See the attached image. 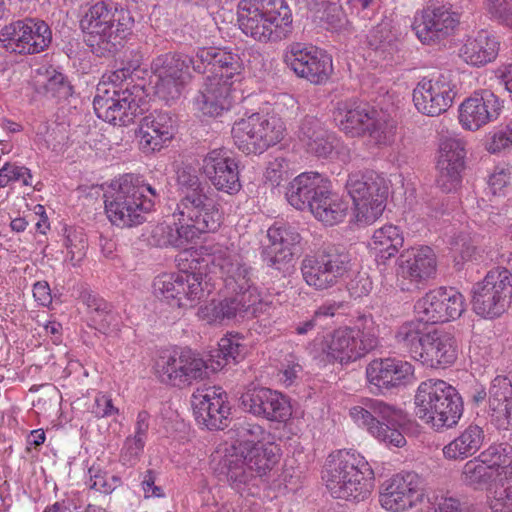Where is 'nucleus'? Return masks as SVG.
Masks as SVG:
<instances>
[{"label": "nucleus", "mask_w": 512, "mask_h": 512, "mask_svg": "<svg viewBox=\"0 0 512 512\" xmlns=\"http://www.w3.org/2000/svg\"><path fill=\"white\" fill-rule=\"evenodd\" d=\"M403 244V232L398 226L390 224L374 231L371 247L375 250L378 261L385 263L398 253Z\"/></svg>", "instance_id": "obj_41"}, {"label": "nucleus", "mask_w": 512, "mask_h": 512, "mask_svg": "<svg viewBox=\"0 0 512 512\" xmlns=\"http://www.w3.org/2000/svg\"><path fill=\"white\" fill-rule=\"evenodd\" d=\"M269 244L261 256L266 265L282 273H289L293 267L294 247L300 243L301 235L290 225L272 226L267 231Z\"/></svg>", "instance_id": "obj_25"}, {"label": "nucleus", "mask_w": 512, "mask_h": 512, "mask_svg": "<svg viewBox=\"0 0 512 512\" xmlns=\"http://www.w3.org/2000/svg\"><path fill=\"white\" fill-rule=\"evenodd\" d=\"M239 402L245 412L272 422H285L292 414L287 397L266 387L248 389Z\"/></svg>", "instance_id": "obj_23"}, {"label": "nucleus", "mask_w": 512, "mask_h": 512, "mask_svg": "<svg viewBox=\"0 0 512 512\" xmlns=\"http://www.w3.org/2000/svg\"><path fill=\"white\" fill-rule=\"evenodd\" d=\"M277 462V455L254 450L230 449L220 461V474L226 477L229 485L240 494L254 495L262 477Z\"/></svg>", "instance_id": "obj_7"}, {"label": "nucleus", "mask_w": 512, "mask_h": 512, "mask_svg": "<svg viewBox=\"0 0 512 512\" xmlns=\"http://www.w3.org/2000/svg\"><path fill=\"white\" fill-rule=\"evenodd\" d=\"M510 146H512V121L493 134L488 143V151L498 153Z\"/></svg>", "instance_id": "obj_64"}, {"label": "nucleus", "mask_w": 512, "mask_h": 512, "mask_svg": "<svg viewBox=\"0 0 512 512\" xmlns=\"http://www.w3.org/2000/svg\"><path fill=\"white\" fill-rule=\"evenodd\" d=\"M424 322L410 321L402 324L396 331L395 339L398 346L410 354L411 358L416 361L420 360L422 349L424 346V338L426 331Z\"/></svg>", "instance_id": "obj_43"}, {"label": "nucleus", "mask_w": 512, "mask_h": 512, "mask_svg": "<svg viewBox=\"0 0 512 512\" xmlns=\"http://www.w3.org/2000/svg\"><path fill=\"white\" fill-rule=\"evenodd\" d=\"M312 5L317 17L331 28L337 29L343 26L345 15L339 0H313Z\"/></svg>", "instance_id": "obj_54"}, {"label": "nucleus", "mask_w": 512, "mask_h": 512, "mask_svg": "<svg viewBox=\"0 0 512 512\" xmlns=\"http://www.w3.org/2000/svg\"><path fill=\"white\" fill-rule=\"evenodd\" d=\"M233 294L199 307L198 317L209 324L222 323L226 320L257 317L269 308V304L262 300L260 294Z\"/></svg>", "instance_id": "obj_16"}, {"label": "nucleus", "mask_w": 512, "mask_h": 512, "mask_svg": "<svg viewBox=\"0 0 512 512\" xmlns=\"http://www.w3.org/2000/svg\"><path fill=\"white\" fill-rule=\"evenodd\" d=\"M230 89V83H222L217 77H207L194 99L195 109L203 116H221L231 106Z\"/></svg>", "instance_id": "obj_35"}, {"label": "nucleus", "mask_w": 512, "mask_h": 512, "mask_svg": "<svg viewBox=\"0 0 512 512\" xmlns=\"http://www.w3.org/2000/svg\"><path fill=\"white\" fill-rule=\"evenodd\" d=\"M41 71L42 69L38 70L40 74H42ZM43 75L46 77V81L44 83L45 91L51 94V96L59 99H67L72 95V86L67 77L57 71L54 67L49 66L45 68Z\"/></svg>", "instance_id": "obj_55"}, {"label": "nucleus", "mask_w": 512, "mask_h": 512, "mask_svg": "<svg viewBox=\"0 0 512 512\" xmlns=\"http://www.w3.org/2000/svg\"><path fill=\"white\" fill-rule=\"evenodd\" d=\"M375 110L354 100L337 103L334 120L339 129L350 137L365 136Z\"/></svg>", "instance_id": "obj_37"}, {"label": "nucleus", "mask_w": 512, "mask_h": 512, "mask_svg": "<svg viewBox=\"0 0 512 512\" xmlns=\"http://www.w3.org/2000/svg\"><path fill=\"white\" fill-rule=\"evenodd\" d=\"M239 28L254 40L267 43L287 38L292 32V12L285 0H241Z\"/></svg>", "instance_id": "obj_3"}, {"label": "nucleus", "mask_w": 512, "mask_h": 512, "mask_svg": "<svg viewBox=\"0 0 512 512\" xmlns=\"http://www.w3.org/2000/svg\"><path fill=\"white\" fill-rule=\"evenodd\" d=\"M477 458L495 471L500 485L504 470L512 466V447L507 444L491 445L482 451Z\"/></svg>", "instance_id": "obj_49"}, {"label": "nucleus", "mask_w": 512, "mask_h": 512, "mask_svg": "<svg viewBox=\"0 0 512 512\" xmlns=\"http://www.w3.org/2000/svg\"><path fill=\"white\" fill-rule=\"evenodd\" d=\"M326 487L334 498L364 501L374 487V472L366 459L355 451L339 450L330 455Z\"/></svg>", "instance_id": "obj_4"}, {"label": "nucleus", "mask_w": 512, "mask_h": 512, "mask_svg": "<svg viewBox=\"0 0 512 512\" xmlns=\"http://www.w3.org/2000/svg\"><path fill=\"white\" fill-rule=\"evenodd\" d=\"M436 272V255L428 246L409 248L397 259V275L416 287L434 278Z\"/></svg>", "instance_id": "obj_29"}, {"label": "nucleus", "mask_w": 512, "mask_h": 512, "mask_svg": "<svg viewBox=\"0 0 512 512\" xmlns=\"http://www.w3.org/2000/svg\"><path fill=\"white\" fill-rule=\"evenodd\" d=\"M414 309L419 320L424 323H445L462 315L465 299L453 287H439L417 300Z\"/></svg>", "instance_id": "obj_17"}, {"label": "nucleus", "mask_w": 512, "mask_h": 512, "mask_svg": "<svg viewBox=\"0 0 512 512\" xmlns=\"http://www.w3.org/2000/svg\"><path fill=\"white\" fill-rule=\"evenodd\" d=\"M351 269V257L340 244L325 243L301 263L304 281L316 290L335 286Z\"/></svg>", "instance_id": "obj_9"}, {"label": "nucleus", "mask_w": 512, "mask_h": 512, "mask_svg": "<svg viewBox=\"0 0 512 512\" xmlns=\"http://www.w3.org/2000/svg\"><path fill=\"white\" fill-rule=\"evenodd\" d=\"M455 95L451 74L446 72L418 82L413 90V102L420 113L438 116L451 107Z\"/></svg>", "instance_id": "obj_20"}, {"label": "nucleus", "mask_w": 512, "mask_h": 512, "mask_svg": "<svg viewBox=\"0 0 512 512\" xmlns=\"http://www.w3.org/2000/svg\"><path fill=\"white\" fill-rule=\"evenodd\" d=\"M137 178L125 175L117 189L105 195V211L112 224L119 227H134L146 220V214L153 208V200L142 195Z\"/></svg>", "instance_id": "obj_10"}, {"label": "nucleus", "mask_w": 512, "mask_h": 512, "mask_svg": "<svg viewBox=\"0 0 512 512\" xmlns=\"http://www.w3.org/2000/svg\"><path fill=\"white\" fill-rule=\"evenodd\" d=\"M416 415L436 431L456 426L463 415V400L455 387L444 380L428 379L415 394Z\"/></svg>", "instance_id": "obj_5"}, {"label": "nucleus", "mask_w": 512, "mask_h": 512, "mask_svg": "<svg viewBox=\"0 0 512 512\" xmlns=\"http://www.w3.org/2000/svg\"><path fill=\"white\" fill-rule=\"evenodd\" d=\"M131 12L104 1L91 5L80 20L85 42L98 57H111L120 51L132 33Z\"/></svg>", "instance_id": "obj_2"}, {"label": "nucleus", "mask_w": 512, "mask_h": 512, "mask_svg": "<svg viewBox=\"0 0 512 512\" xmlns=\"http://www.w3.org/2000/svg\"><path fill=\"white\" fill-rule=\"evenodd\" d=\"M207 365L189 348L163 350L155 361L157 378L164 384L183 388L203 379Z\"/></svg>", "instance_id": "obj_13"}, {"label": "nucleus", "mask_w": 512, "mask_h": 512, "mask_svg": "<svg viewBox=\"0 0 512 512\" xmlns=\"http://www.w3.org/2000/svg\"><path fill=\"white\" fill-rule=\"evenodd\" d=\"M396 126L393 121L378 117L375 111L372 116L366 135L375 145L384 146L390 144L395 136Z\"/></svg>", "instance_id": "obj_53"}, {"label": "nucleus", "mask_w": 512, "mask_h": 512, "mask_svg": "<svg viewBox=\"0 0 512 512\" xmlns=\"http://www.w3.org/2000/svg\"><path fill=\"white\" fill-rule=\"evenodd\" d=\"M284 62L297 76L313 84L325 83L333 71L332 59L328 54L315 46L299 42L289 45Z\"/></svg>", "instance_id": "obj_18"}, {"label": "nucleus", "mask_w": 512, "mask_h": 512, "mask_svg": "<svg viewBox=\"0 0 512 512\" xmlns=\"http://www.w3.org/2000/svg\"><path fill=\"white\" fill-rule=\"evenodd\" d=\"M502 103L490 90L475 92L459 107V122L464 129L475 131L495 121L501 112Z\"/></svg>", "instance_id": "obj_28"}, {"label": "nucleus", "mask_w": 512, "mask_h": 512, "mask_svg": "<svg viewBox=\"0 0 512 512\" xmlns=\"http://www.w3.org/2000/svg\"><path fill=\"white\" fill-rule=\"evenodd\" d=\"M413 366L395 358L375 359L366 368L367 380L379 390H390L404 385L413 375Z\"/></svg>", "instance_id": "obj_33"}, {"label": "nucleus", "mask_w": 512, "mask_h": 512, "mask_svg": "<svg viewBox=\"0 0 512 512\" xmlns=\"http://www.w3.org/2000/svg\"><path fill=\"white\" fill-rule=\"evenodd\" d=\"M189 80L155 78V96L166 104L171 105L180 99L185 85Z\"/></svg>", "instance_id": "obj_56"}, {"label": "nucleus", "mask_w": 512, "mask_h": 512, "mask_svg": "<svg viewBox=\"0 0 512 512\" xmlns=\"http://www.w3.org/2000/svg\"><path fill=\"white\" fill-rule=\"evenodd\" d=\"M499 42L486 30H481L474 38H469L461 49L463 59L474 66L492 62L498 55Z\"/></svg>", "instance_id": "obj_38"}, {"label": "nucleus", "mask_w": 512, "mask_h": 512, "mask_svg": "<svg viewBox=\"0 0 512 512\" xmlns=\"http://www.w3.org/2000/svg\"><path fill=\"white\" fill-rule=\"evenodd\" d=\"M337 139L327 130L324 135L316 137L313 141H309L306 145L307 150L317 157L328 158L332 155L336 147Z\"/></svg>", "instance_id": "obj_63"}, {"label": "nucleus", "mask_w": 512, "mask_h": 512, "mask_svg": "<svg viewBox=\"0 0 512 512\" xmlns=\"http://www.w3.org/2000/svg\"><path fill=\"white\" fill-rule=\"evenodd\" d=\"M329 186L330 182L324 175L304 172L289 183L285 196L294 208L311 211L318 199L329 192Z\"/></svg>", "instance_id": "obj_30"}, {"label": "nucleus", "mask_w": 512, "mask_h": 512, "mask_svg": "<svg viewBox=\"0 0 512 512\" xmlns=\"http://www.w3.org/2000/svg\"><path fill=\"white\" fill-rule=\"evenodd\" d=\"M237 445H233L231 449L241 450L246 448L247 450H254L258 448L263 453H269L270 455H277V447L273 445H266L262 441L264 440L265 431L258 424H252L248 422H241L236 427Z\"/></svg>", "instance_id": "obj_44"}, {"label": "nucleus", "mask_w": 512, "mask_h": 512, "mask_svg": "<svg viewBox=\"0 0 512 512\" xmlns=\"http://www.w3.org/2000/svg\"><path fill=\"white\" fill-rule=\"evenodd\" d=\"M355 338L368 352L374 350L379 344V326L371 314H359L352 326H347Z\"/></svg>", "instance_id": "obj_50"}, {"label": "nucleus", "mask_w": 512, "mask_h": 512, "mask_svg": "<svg viewBox=\"0 0 512 512\" xmlns=\"http://www.w3.org/2000/svg\"><path fill=\"white\" fill-rule=\"evenodd\" d=\"M484 437V431L480 426L469 425L443 447V455L448 460L467 459L481 448Z\"/></svg>", "instance_id": "obj_39"}, {"label": "nucleus", "mask_w": 512, "mask_h": 512, "mask_svg": "<svg viewBox=\"0 0 512 512\" xmlns=\"http://www.w3.org/2000/svg\"><path fill=\"white\" fill-rule=\"evenodd\" d=\"M419 362L431 368H445L457 359L458 346L455 337L442 329L426 331Z\"/></svg>", "instance_id": "obj_32"}, {"label": "nucleus", "mask_w": 512, "mask_h": 512, "mask_svg": "<svg viewBox=\"0 0 512 512\" xmlns=\"http://www.w3.org/2000/svg\"><path fill=\"white\" fill-rule=\"evenodd\" d=\"M27 29V18L4 26L0 30L1 47L10 53L27 54L29 52Z\"/></svg>", "instance_id": "obj_47"}, {"label": "nucleus", "mask_w": 512, "mask_h": 512, "mask_svg": "<svg viewBox=\"0 0 512 512\" xmlns=\"http://www.w3.org/2000/svg\"><path fill=\"white\" fill-rule=\"evenodd\" d=\"M239 340L240 339L234 335L225 336L220 339L218 343L219 356H222L226 364L231 362L237 363L244 358L246 349Z\"/></svg>", "instance_id": "obj_59"}, {"label": "nucleus", "mask_w": 512, "mask_h": 512, "mask_svg": "<svg viewBox=\"0 0 512 512\" xmlns=\"http://www.w3.org/2000/svg\"><path fill=\"white\" fill-rule=\"evenodd\" d=\"M347 210V204L339 199L338 196L333 195L329 189L328 193L318 199L310 212L324 224L334 225L344 219Z\"/></svg>", "instance_id": "obj_46"}, {"label": "nucleus", "mask_w": 512, "mask_h": 512, "mask_svg": "<svg viewBox=\"0 0 512 512\" xmlns=\"http://www.w3.org/2000/svg\"><path fill=\"white\" fill-rule=\"evenodd\" d=\"M368 44L381 58H391L399 50V33L390 21H382L370 31Z\"/></svg>", "instance_id": "obj_42"}, {"label": "nucleus", "mask_w": 512, "mask_h": 512, "mask_svg": "<svg viewBox=\"0 0 512 512\" xmlns=\"http://www.w3.org/2000/svg\"><path fill=\"white\" fill-rule=\"evenodd\" d=\"M154 290L170 305L178 308L195 307L206 297L202 273L180 271L156 278Z\"/></svg>", "instance_id": "obj_15"}, {"label": "nucleus", "mask_w": 512, "mask_h": 512, "mask_svg": "<svg viewBox=\"0 0 512 512\" xmlns=\"http://www.w3.org/2000/svg\"><path fill=\"white\" fill-rule=\"evenodd\" d=\"M217 47L198 48L195 55L188 56V66L199 74H213Z\"/></svg>", "instance_id": "obj_58"}, {"label": "nucleus", "mask_w": 512, "mask_h": 512, "mask_svg": "<svg viewBox=\"0 0 512 512\" xmlns=\"http://www.w3.org/2000/svg\"><path fill=\"white\" fill-rule=\"evenodd\" d=\"M212 263L219 268L227 292L260 294L252 280V268L239 252L219 249Z\"/></svg>", "instance_id": "obj_24"}, {"label": "nucleus", "mask_w": 512, "mask_h": 512, "mask_svg": "<svg viewBox=\"0 0 512 512\" xmlns=\"http://www.w3.org/2000/svg\"><path fill=\"white\" fill-rule=\"evenodd\" d=\"M147 93L144 86L126 84L125 89H110L99 83L93 100L98 118L113 125L128 126L142 113Z\"/></svg>", "instance_id": "obj_8"}, {"label": "nucleus", "mask_w": 512, "mask_h": 512, "mask_svg": "<svg viewBox=\"0 0 512 512\" xmlns=\"http://www.w3.org/2000/svg\"><path fill=\"white\" fill-rule=\"evenodd\" d=\"M145 443L143 440L128 436L120 453V461L123 465L134 466L143 453Z\"/></svg>", "instance_id": "obj_62"}, {"label": "nucleus", "mask_w": 512, "mask_h": 512, "mask_svg": "<svg viewBox=\"0 0 512 512\" xmlns=\"http://www.w3.org/2000/svg\"><path fill=\"white\" fill-rule=\"evenodd\" d=\"M177 185L181 198L173 213L175 227L160 224L152 231L153 243L159 247L184 248L201 234L215 232L221 225V212L206 193L195 168H179Z\"/></svg>", "instance_id": "obj_1"}, {"label": "nucleus", "mask_w": 512, "mask_h": 512, "mask_svg": "<svg viewBox=\"0 0 512 512\" xmlns=\"http://www.w3.org/2000/svg\"><path fill=\"white\" fill-rule=\"evenodd\" d=\"M350 416L386 446L400 448L406 444L403 431L409 421L403 410L382 400L366 399L350 409Z\"/></svg>", "instance_id": "obj_6"}, {"label": "nucleus", "mask_w": 512, "mask_h": 512, "mask_svg": "<svg viewBox=\"0 0 512 512\" xmlns=\"http://www.w3.org/2000/svg\"><path fill=\"white\" fill-rule=\"evenodd\" d=\"M486 8L492 18L512 29V0H486Z\"/></svg>", "instance_id": "obj_61"}, {"label": "nucleus", "mask_w": 512, "mask_h": 512, "mask_svg": "<svg viewBox=\"0 0 512 512\" xmlns=\"http://www.w3.org/2000/svg\"><path fill=\"white\" fill-rule=\"evenodd\" d=\"M472 305L476 314L485 318L502 315L512 299V273L503 267L490 270L484 279L474 284Z\"/></svg>", "instance_id": "obj_14"}, {"label": "nucleus", "mask_w": 512, "mask_h": 512, "mask_svg": "<svg viewBox=\"0 0 512 512\" xmlns=\"http://www.w3.org/2000/svg\"><path fill=\"white\" fill-rule=\"evenodd\" d=\"M192 407L198 424L209 430L228 426L230 405L227 393L217 386L198 388L192 395Z\"/></svg>", "instance_id": "obj_22"}, {"label": "nucleus", "mask_w": 512, "mask_h": 512, "mask_svg": "<svg viewBox=\"0 0 512 512\" xmlns=\"http://www.w3.org/2000/svg\"><path fill=\"white\" fill-rule=\"evenodd\" d=\"M285 125L275 114L253 113L232 127L235 144L246 154H261L284 138Z\"/></svg>", "instance_id": "obj_12"}, {"label": "nucleus", "mask_w": 512, "mask_h": 512, "mask_svg": "<svg viewBox=\"0 0 512 512\" xmlns=\"http://www.w3.org/2000/svg\"><path fill=\"white\" fill-rule=\"evenodd\" d=\"M488 413L499 430H512V382L506 376L495 377L488 390Z\"/></svg>", "instance_id": "obj_34"}, {"label": "nucleus", "mask_w": 512, "mask_h": 512, "mask_svg": "<svg viewBox=\"0 0 512 512\" xmlns=\"http://www.w3.org/2000/svg\"><path fill=\"white\" fill-rule=\"evenodd\" d=\"M323 352L330 362H338L341 365L355 362L369 353L347 326L333 331L326 341Z\"/></svg>", "instance_id": "obj_36"}, {"label": "nucleus", "mask_w": 512, "mask_h": 512, "mask_svg": "<svg viewBox=\"0 0 512 512\" xmlns=\"http://www.w3.org/2000/svg\"><path fill=\"white\" fill-rule=\"evenodd\" d=\"M425 498L423 479L415 472L398 473L382 485L380 503L392 512L405 511Z\"/></svg>", "instance_id": "obj_19"}, {"label": "nucleus", "mask_w": 512, "mask_h": 512, "mask_svg": "<svg viewBox=\"0 0 512 512\" xmlns=\"http://www.w3.org/2000/svg\"><path fill=\"white\" fill-rule=\"evenodd\" d=\"M150 69L155 78L190 79L188 56L184 54H161L152 60Z\"/></svg>", "instance_id": "obj_40"}, {"label": "nucleus", "mask_w": 512, "mask_h": 512, "mask_svg": "<svg viewBox=\"0 0 512 512\" xmlns=\"http://www.w3.org/2000/svg\"><path fill=\"white\" fill-rule=\"evenodd\" d=\"M457 24L455 14L444 6L427 7L415 15L412 29L421 43L432 45L451 36Z\"/></svg>", "instance_id": "obj_26"}, {"label": "nucleus", "mask_w": 512, "mask_h": 512, "mask_svg": "<svg viewBox=\"0 0 512 512\" xmlns=\"http://www.w3.org/2000/svg\"><path fill=\"white\" fill-rule=\"evenodd\" d=\"M242 70L243 62L238 53L217 47L213 74L209 77H217L220 82L230 83L231 86L239 80Z\"/></svg>", "instance_id": "obj_45"}, {"label": "nucleus", "mask_w": 512, "mask_h": 512, "mask_svg": "<svg viewBox=\"0 0 512 512\" xmlns=\"http://www.w3.org/2000/svg\"><path fill=\"white\" fill-rule=\"evenodd\" d=\"M27 42L29 52L37 54L44 51L52 41V32L49 26L42 20L27 18Z\"/></svg>", "instance_id": "obj_52"}, {"label": "nucleus", "mask_w": 512, "mask_h": 512, "mask_svg": "<svg viewBox=\"0 0 512 512\" xmlns=\"http://www.w3.org/2000/svg\"><path fill=\"white\" fill-rule=\"evenodd\" d=\"M93 314L92 320L100 326V330H106L118 327L117 315L113 311L112 305L102 299L90 310Z\"/></svg>", "instance_id": "obj_60"}, {"label": "nucleus", "mask_w": 512, "mask_h": 512, "mask_svg": "<svg viewBox=\"0 0 512 512\" xmlns=\"http://www.w3.org/2000/svg\"><path fill=\"white\" fill-rule=\"evenodd\" d=\"M496 478L498 477L495 471L484 465L477 457L467 461L461 473L462 482L475 490L489 489Z\"/></svg>", "instance_id": "obj_48"}, {"label": "nucleus", "mask_w": 512, "mask_h": 512, "mask_svg": "<svg viewBox=\"0 0 512 512\" xmlns=\"http://www.w3.org/2000/svg\"><path fill=\"white\" fill-rule=\"evenodd\" d=\"M346 189L353 201L358 223L369 225L382 215L388 196V185L378 173H351L346 182Z\"/></svg>", "instance_id": "obj_11"}, {"label": "nucleus", "mask_w": 512, "mask_h": 512, "mask_svg": "<svg viewBox=\"0 0 512 512\" xmlns=\"http://www.w3.org/2000/svg\"><path fill=\"white\" fill-rule=\"evenodd\" d=\"M175 119L169 111L154 110L141 120L139 145L144 153L160 151L175 134Z\"/></svg>", "instance_id": "obj_31"}, {"label": "nucleus", "mask_w": 512, "mask_h": 512, "mask_svg": "<svg viewBox=\"0 0 512 512\" xmlns=\"http://www.w3.org/2000/svg\"><path fill=\"white\" fill-rule=\"evenodd\" d=\"M488 504L493 512L512 510V466L504 470L501 484L488 495Z\"/></svg>", "instance_id": "obj_51"}, {"label": "nucleus", "mask_w": 512, "mask_h": 512, "mask_svg": "<svg viewBox=\"0 0 512 512\" xmlns=\"http://www.w3.org/2000/svg\"><path fill=\"white\" fill-rule=\"evenodd\" d=\"M202 169L213 186L233 195L240 191L238 163L226 149H214L203 159Z\"/></svg>", "instance_id": "obj_27"}, {"label": "nucleus", "mask_w": 512, "mask_h": 512, "mask_svg": "<svg viewBox=\"0 0 512 512\" xmlns=\"http://www.w3.org/2000/svg\"><path fill=\"white\" fill-rule=\"evenodd\" d=\"M64 245L67 249V257L73 266H77L85 257L88 246L87 238L81 230H66Z\"/></svg>", "instance_id": "obj_57"}, {"label": "nucleus", "mask_w": 512, "mask_h": 512, "mask_svg": "<svg viewBox=\"0 0 512 512\" xmlns=\"http://www.w3.org/2000/svg\"><path fill=\"white\" fill-rule=\"evenodd\" d=\"M465 147L466 142L457 135H447L440 139L436 183L445 193L453 192L460 186L465 166Z\"/></svg>", "instance_id": "obj_21"}]
</instances>
